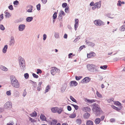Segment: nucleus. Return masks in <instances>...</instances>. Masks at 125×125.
Wrapping results in <instances>:
<instances>
[{
    "instance_id": "nucleus-25",
    "label": "nucleus",
    "mask_w": 125,
    "mask_h": 125,
    "mask_svg": "<svg viewBox=\"0 0 125 125\" xmlns=\"http://www.w3.org/2000/svg\"><path fill=\"white\" fill-rule=\"evenodd\" d=\"M86 125H93V122L90 120H88L86 123Z\"/></svg>"
},
{
    "instance_id": "nucleus-51",
    "label": "nucleus",
    "mask_w": 125,
    "mask_h": 125,
    "mask_svg": "<svg viewBox=\"0 0 125 125\" xmlns=\"http://www.w3.org/2000/svg\"><path fill=\"white\" fill-rule=\"evenodd\" d=\"M37 74L39 73H42V71L41 70L39 69H37Z\"/></svg>"
},
{
    "instance_id": "nucleus-24",
    "label": "nucleus",
    "mask_w": 125,
    "mask_h": 125,
    "mask_svg": "<svg viewBox=\"0 0 125 125\" xmlns=\"http://www.w3.org/2000/svg\"><path fill=\"white\" fill-rule=\"evenodd\" d=\"M51 74L53 75H54L56 72V70L55 68L52 69L51 71Z\"/></svg>"
},
{
    "instance_id": "nucleus-33",
    "label": "nucleus",
    "mask_w": 125,
    "mask_h": 125,
    "mask_svg": "<svg viewBox=\"0 0 125 125\" xmlns=\"http://www.w3.org/2000/svg\"><path fill=\"white\" fill-rule=\"evenodd\" d=\"M10 79L11 81L14 80H16V78L14 75L11 76L10 77Z\"/></svg>"
},
{
    "instance_id": "nucleus-39",
    "label": "nucleus",
    "mask_w": 125,
    "mask_h": 125,
    "mask_svg": "<svg viewBox=\"0 0 125 125\" xmlns=\"http://www.w3.org/2000/svg\"><path fill=\"white\" fill-rule=\"evenodd\" d=\"M57 12H55L53 15L52 17L53 19L55 20L57 16Z\"/></svg>"
},
{
    "instance_id": "nucleus-47",
    "label": "nucleus",
    "mask_w": 125,
    "mask_h": 125,
    "mask_svg": "<svg viewBox=\"0 0 125 125\" xmlns=\"http://www.w3.org/2000/svg\"><path fill=\"white\" fill-rule=\"evenodd\" d=\"M69 7H67L65 8V12L66 13H68L69 12Z\"/></svg>"
},
{
    "instance_id": "nucleus-35",
    "label": "nucleus",
    "mask_w": 125,
    "mask_h": 125,
    "mask_svg": "<svg viewBox=\"0 0 125 125\" xmlns=\"http://www.w3.org/2000/svg\"><path fill=\"white\" fill-rule=\"evenodd\" d=\"M54 36L56 38L58 39L59 38V34L58 33H55L54 35Z\"/></svg>"
},
{
    "instance_id": "nucleus-15",
    "label": "nucleus",
    "mask_w": 125,
    "mask_h": 125,
    "mask_svg": "<svg viewBox=\"0 0 125 125\" xmlns=\"http://www.w3.org/2000/svg\"><path fill=\"white\" fill-rule=\"evenodd\" d=\"M101 1H99V2H97L95 3V6H96L97 8H99L101 6Z\"/></svg>"
},
{
    "instance_id": "nucleus-61",
    "label": "nucleus",
    "mask_w": 125,
    "mask_h": 125,
    "mask_svg": "<svg viewBox=\"0 0 125 125\" xmlns=\"http://www.w3.org/2000/svg\"><path fill=\"white\" fill-rule=\"evenodd\" d=\"M80 36H79L78 37L76 38L75 40H74V41L75 42H76L78 41L79 39H80Z\"/></svg>"
},
{
    "instance_id": "nucleus-40",
    "label": "nucleus",
    "mask_w": 125,
    "mask_h": 125,
    "mask_svg": "<svg viewBox=\"0 0 125 125\" xmlns=\"http://www.w3.org/2000/svg\"><path fill=\"white\" fill-rule=\"evenodd\" d=\"M56 107L52 108L51 109L52 112L54 113H56Z\"/></svg>"
},
{
    "instance_id": "nucleus-11",
    "label": "nucleus",
    "mask_w": 125,
    "mask_h": 125,
    "mask_svg": "<svg viewBox=\"0 0 125 125\" xmlns=\"http://www.w3.org/2000/svg\"><path fill=\"white\" fill-rule=\"evenodd\" d=\"M25 26L24 24H21L18 27L19 30L20 31H23L25 28Z\"/></svg>"
},
{
    "instance_id": "nucleus-49",
    "label": "nucleus",
    "mask_w": 125,
    "mask_h": 125,
    "mask_svg": "<svg viewBox=\"0 0 125 125\" xmlns=\"http://www.w3.org/2000/svg\"><path fill=\"white\" fill-rule=\"evenodd\" d=\"M50 89L49 85H48L46 87V90H45V93L48 92L49 91V89Z\"/></svg>"
},
{
    "instance_id": "nucleus-46",
    "label": "nucleus",
    "mask_w": 125,
    "mask_h": 125,
    "mask_svg": "<svg viewBox=\"0 0 125 125\" xmlns=\"http://www.w3.org/2000/svg\"><path fill=\"white\" fill-rule=\"evenodd\" d=\"M14 94L15 96H17L19 94V93L17 91H15L14 92Z\"/></svg>"
},
{
    "instance_id": "nucleus-60",
    "label": "nucleus",
    "mask_w": 125,
    "mask_h": 125,
    "mask_svg": "<svg viewBox=\"0 0 125 125\" xmlns=\"http://www.w3.org/2000/svg\"><path fill=\"white\" fill-rule=\"evenodd\" d=\"M67 109L68 111H70L72 110V108L71 106L69 105H68L67 106Z\"/></svg>"
},
{
    "instance_id": "nucleus-28",
    "label": "nucleus",
    "mask_w": 125,
    "mask_h": 125,
    "mask_svg": "<svg viewBox=\"0 0 125 125\" xmlns=\"http://www.w3.org/2000/svg\"><path fill=\"white\" fill-rule=\"evenodd\" d=\"M37 114L35 111H34V112L32 113L31 114H30V115L32 117H36L37 116Z\"/></svg>"
},
{
    "instance_id": "nucleus-12",
    "label": "nucleus",
    "mask_w": 125,
    "mask_h": 125,
    "mask_svg": "<svg viewBox=\"0 0 125 125\" xmlns=\"http://www.w3.org/2000/svg\"><path fill=\"white\" fill-rule=\"evenodd\" d=\"M90 116V114L89 113L86 112L83 115V118L85 119H88Z\"/></svg>"
},
{
    "instance_id": "nucleus-41",
    "label": "nucleus",
    "mask_w": 125,
    "mask_h": 125,
    "mask_svg": "<svg viewBox=\"0 0 125 125\" xmlns=\"http://www.w3.org/2000/svg\"><path fill=\"white\" fill-rule=\"evenodd\" d=\"M96 94L97 96L98 97L101 98L102 97V95L98 91H97Z\"/></svg>"
},
{
    "instance_id": "nucleus-29",
    "label": "nucleus",
    "mask_w": 125,
    "mask_h": 125,
    "mask_svg": "<svg viewBox=\"0 0 125 125\" xmlns=\"http://www.w3.org/2000/svg\"><path fill=\"white\" fill-rule=\"evenodd\" d=\"M120 30L121 31H124L125 30V25H124L121 26L120 28Z\"/></svg>"
},
{
    "instance_id": "nucleus-2",
    "label": "nucleus",
    "mask_w": 125,
    "mask_h": 125,
    "mask_svg": "<svg viewBox=\"0 0 125 125\" xmlns=\"http://www.w3.org/2000/svg\"><path fill=\"white\" fill-rule=\"evenodd\" d=\"M19 60L21 69L23 71L25 69V64L24 59L21 57L20 56L19 58Z\"/></svg>"
},
{
    "instance_id": "nucleus-45",
    "label": "nucleus",
    "mask_w": 125,
    "mask_h": 125,
    "mask_svg": "<svg viewBox=\"0 0 125 125\" xmlns=\"http://www.w3.org/2000/svg\"><path fill=\"white\" fill-rule=\"evenodd\" d=\"M85 101L87 102V103H92V99H87V98H85Z\"/></svg>"
},
{
    "instance_id": "nucleus-8",
    "label": "nucleus",
    "mask_w": 125,
    "mask_h": 125,
    "mask_svg": "<svg viewBox=\"0 0 125 125\" xmlns=\"http://www.w3.org/2000/svg\"><path fill=\"white\" fill-rule=\"evenodd\" d=\"M85 42L89 46H90L92 47L94 46L95 45V43L91 42L87 40H86Z\"/></svg>"
},
{
    "instance_id": "nucleus-57",
    "label": "nucleus",
    "mask_w": 125,
    "mask_h": 125,
    "mask_svg": "<svg viewBox=\"0 0 125 125\" xmlns=\"http://www.w3.org/2000/svg\"><path fill=\"white\" fill-rule=\"evenodd\" d=\"M117 5L118 6H121V1L119 0L118 2V3Z\"/></svg>"
},
{
    "instance_id": "nucleus-13",
    "label": "nucleus",
    "mask_w": 125,
    "mask_h": 125,
    "mask_svg": "<svg viewBox=\"0 0 125 125\" xmlns=\"http://www.w3.org/2000/svg\"><path fill=\"white\" fill-rule=\"evenodd\" d=\"M11 40L10 41V45H11L14 44L15 42L14 38L13 36H11L10 37Z\"/></svg>"
},
{
    "instance_id": "nucleus-55",
    "label": "nucleus",
    "mask_w": 125,
    "mask_h": 125,
    "mask_svg": "<svg viewBox=\"0 0 125 125\" xmlns=\"http://www.w3.org/2000/svg\"><path fill=\"white\" fill-rule=\"evenodd\" d=\"M3 14H2L0 15V21L3 19Z\"/></svg>"
},
{
    "instance_id": "nucleus-17",
    "label": "nucleus",
    "mask_w": 125,
    "mask_h": 125,
    "mask_svg": "<svg viewBox=\"0 0 125 125\" xmlns=\"http://www.w3.org/2000/svg\"><path fill=\"white\" fill-rule=\"evenodd\" d=\"M40 119L42 121H47L46 118L43 115H41L40 116Z\"/></svg>"
},
{
    "instance_id": "nucleus-22",
    "label": "nucleus",
    "mask_w": 125,
    "mask_h": 125,
    "mask_svg": "<svg viewBox=\"0 0 125 125\" xmlns=\"http://www.w3.org/2000/svg\"><path fill=\"white\" fill-rule=\"evenodd\" d=\"M33 19L32 17H28L26 18V21L28 22H30Z\"/></svg>"
},
{
    "instance_id": "nucleus-23",
    "label": "nucleus",
    "mask_w": 125,
    "mask_h": 125,
    "mask_svg": "<svg viewBox=\"0 0 125 125\" xmlns=\"http://www.w3.org/2000/svg\"><path fill=\"white\" fill-rule=\"evenodd\" d=\"M101 120L100 118H97L95 119L94 122L96 124H99Z\"/></svg>"
},
{
    "instance_id": "nucleus-37",
    "label": "nucleus",
    "mask_w": 125,
    "mask_h": 125,
    "mask_svg": "<svg viewBox=\"0 0 125 125\" xmlns=\"http://www.w3.org/2000/svg\"><path fill=\"white\" fill-rule=\"evenodd\" d=\"M76 116V115L74 113L71 114V115L69 116V117L71 118H74Z\"/></svg>"
},
{
    "instance_id": "nucleus-50",
    "label": "nucleus",
    "mask_w": 125,
    "mask_h": 125,
    "mask_svg": "<svg viewBox=\"0 0 125 125\" xmlns=\"http://www.w3.org/2000/svg\"><path fill=\"white\" fill-rule=\"evenodd\" d=\"M32 76L33 77L35 78H38V76L34 73H32Z\"/></svg>"
},
{
    "instance_id": "nucleus-58",
    "label": "nucleus",
    "mask_w": 125,
    "mask_h": 125,
    "mask_svg": "<svg viewBox=\"0 0 125 125\" xmlns=\"http://www.w3.org/2000/svg\"><path fill=\"white\" fill-rule=\"evenodd\" d=\"M19 3L18 1L16 0L14 1L13 2V4L14 5H17L19 4Z\"/></svg>"
},
{
    "instance_id": "nucleus-52",
    "label": "nucleus",
    "mask_w": 125,
    "mask_h": 125,
    "mask_svg": "<svg viewBox=\"0 0 125 125\" xmlns=\"http://www.w3.org/2000/svg\"><path fill=\"white\" fill-rule=\"evenodd\" d=\"M67 4L66 3H63L62 5V6L63 8H66L67 6Z\"/></svg>"
},
{
    "instance_id": "nucleus-44",
    "label": "nucleus",
    "mask_w": 125,
    "mask_h": 125,
    "mask_svg": "<svg viewBox=\"0 0 125 125\" xmlns=\"http://www.w3.org/2000/svg\"><path fill=\"white\" fill-rule=\"evenodd\" d=\"M0 29L2 31H4L5 30V28L3 25L0 24Z\"/></svg>"
},
{
    "instance_id": "nucleus-48",
    "label": "nucleus",
    "mask_w": 125,
    "mask_h": 125,
    "mask_svg": "<svg viewBox=\"0 0 125 125\" xmlns=\"http://www.w3.org/2000/svg\"><path fill=\"white\" fill-rule=\"evenodd\" d=\"M24 76L25 79H27L29 77V74L28 73H25L24 74Z\"/></svg>"
},
{
    "instance_id": "nucleus-43",
    "label": "nucleus",
    "mask_w": 125,
    "mask_h": 125,
    "mask_svg": "<svg viewBox=\"0 0 125 125\" xmlns=\"http://www.w3.org/2000/svg\"><path fill=\"white\" fill-rule=\"evenodd\" d=\"M76 121L78 123L79 125L81 124L82 123V120L78 118L76 120Z\"/></svg>"
},
{
    "instance_id": "nucleus-5",
    "label": "nucleus",
    "mask_w": 125,
    "mask_h": 125,
    "mask_svg": "<svg viewBox=\"0 0 125 125\" xmlns=\"http://www.w3.org/2000/svg\"><path fill=\"white\" fill-rule=\"evenodd\" d=\"M12 104L9 102L6 103L5 105V106L6 108L10 109L12 108Z\"/></svg>"
},
{
    "instance_id": "nucleus-32",
    "label": "nucleus",
    "mask_w": 125,
    "mask_h": 125,
    "mask_svg": "<svg viewBox=\"0 0 125 125\" xmlns=\"http://www.w3.org/2000/svg\"><path fill=\"white\" fill-rule=\"evenodd\" d=\"M4 13L6 14L5 16L7 17H9L10 16V13L9 12H8L5 11Z\"/></svg>"
},
{
    "instance_id": "nucleus-36",
    "label": "nucleus",
    "mask_w": 125,
    "mask_h": 125,
    "mask_svg": "<svg viewBox=\"0 0 125 125\" xmlns=\"http://www.w3.org/2000/svg\"><path fill=\"white\" fill-rule=\"evenodd\" d=\"M71 105L73 106L76 110H77L78 109V105L72 104H71Z\"/></svg>"
},
{
    "instance_id": "nucleus-10",
    "label": "nucleus",
    "mask_w": 125,
    "mask_h": 125,
    "mask_svg": "<svg viewBox=\"0 0 125 125\" xmlns=\"http://www.w3.org/2000/svg\"><path fill=\"white\" fill-rule=\"evenodd\" d=\"M96 56L95 53L93 52H91L89 54H87V57L88 58H90L92 57L93 56L94 57Z\"/></svg>"
},
{
    "instance_id": "nucleus-27",
    "label": "nucleus",
    "mask_w": 125,
    "mask_h": 125,
    "mask_svg": "<svg viewBox=\"0 0 125 125\" xmlns=\"http://www.w3.org/2000/svg\"><path fill=\"white\" fill-rule=\"evenodd\" d=\"M65 15V13L64 12V11L62 10H61L59 13V16H61V17H62V15H63V16H64Z\"/></svg>"
},
{
    "instance_id": "nucleus-56",
    "label": "nucleus",
    "mask_w": 125,
    "mask_h": 125,
    "mask_svg": "<svg viewBox=\"0 0 125 125\" xmlns=\"http://www.w3.org/2000/svg\"><path fill=\"white\" fill-rule=\"evenodd\" d=\"M8 8L9 9L11 10H13V8L12 5H10L9 6Z\"/></svg>"
},
{
    "instance_id": "nucleus-26",
    "label": "nucleus",
    "mask_w": 125,
    "mask_h": 125,
    "mask_svg": "<svg viewBox=\"0 0 125 125\" xmlns=\"http://www.w3.org/2000/svg\"><path fill=\"white\" fill-rule=\"evenodd\" d=\"M85 78V83H87L89 82L91 80V78L88 77H86Z\"/></svg>"
},
{
    "instance_id": "nucleus-21",
    "label": "nucleus",
    "mask_w": 125,
    "mask_h": 125,
    "mask_svg": "<svg viewBox=\"0 0 125 125\" xmlns=\"http://www.w3.org/2000/svg\"><path fill=\"white\" fill-rule=\"evenodd\" d=\"M112 107L113 109L116 110L117 111H118L121 110V109L122 108L121 107H119L118 108L117 107L114 105H113L112 106Z\"/></svg>"
},
{
    "instance_id": "nucleus-42",
    "label": "nucleus",
    "mask_w": 125,
    "mask_h": 125,
    "mask_svg": "<svg viewBox=\"0 0 125 125\" xmlns=\"http://www.w3.org/2000/svg\"><path fill=\"white\" fill-rule=\"evenodd\" d=\"M36 7L37 9L38 10H40L41 9V4L40 3L38 4L36 6Z\"/></svg>"
},
{
    "instance_id": "nucleus-16",
    "label": "nucleus",
    "mask_w": 125,
    "mask_h": 125,
    "mask_svg": "<svg viewBox=\"0 0 125 125\" xmlns=\"http://www.w3.org/2000/svg\"><path fill=\"white\" fill-rule=\"evenodd\" d=\"M66 88V86L65 84H63L61 88V91L62 92H63Z\"/></svg>"
},
{
    "instance_id": "nucleus-18",
    "label": "nucleus",
    "mask_w": 125,
    "mask_h": 125,
    "mask_svg": "<svg viewBox=\"0 0 125 125\" xmlns=\"http://www.w3.org/2000/svg\"><path fill=\"white\" fill-rule=\"evenodd\" d=\"M115 104L116 105L119 107H121L122 108L123 106H122L121 104L119 101H116L115 102Z\"/></svg>"
},
{
    "instance_id": "nucleus-34",
    "label": "nucleus",
    "mask_w": 125,
    "mask_h": 125,
    "mask_svg": "<svg viewBox=\"0 0 125 125\" xmlns=\"http://www.w3.org/2000/svg\"><path fill=\"white\" fill-rule=\"evenodd\" d=\"M70 98L72 101L76 103H77L76 100L72 96H70Z\"/></svg>"
},
{
    "instance_id": "nucleus-30",
    "label": "nucleus",
    "mask_w": 125,
    "mask_h": 125,
    "mask_svg": "<svg viewBox=\"0 0 125 125\" xmlns=\"http://www.w3.org/2000/svg\"><path fill=\"white\" fill-rule=\"evenodd\" d=\"M57 122V121L54 119L52 121V122H51V125H55Z\"/></svg>"
},
{
    "instance_id": "nucleus-7",
    "label": "nucleus",
    "mask_w": 125,
    "mask_h": 125,
    "mask_svg": "<svg viewBox=\"0 0 125 125\" xmlns=\"http://www.w3.org/2000/svg\"><path fill=\"white\" fill-rule=\"evenodd\" d=\"M27 11L29 12H32V8L33 6L31 5H28L26 7Z\"/></svg>"
},
{
    "instance_id": "nucleus-6",
    "label": "nucleus",
    "mask_w": 125,
    "mask_h": 125,
    "mask_svg": "<svg viewBox=\"0 0 125 125\" xmlns=\"http://www.w3.org/2000/svg\"><path fill=\"white\" fill-rule=\"evenodd\" d=\"M12 86L16 88H18L20 87V84L18 80H16L15 82H14L11 84Z\"/></svg>"
},
{
    "instance_id": "nucleus-64",
    "label": "nucleus",
    "mask_w": 125,
    "mask_h": 125,
    "mask_svg": "<svg viewBox=\"0 0 125 125\" xmlns=\"http://www.w3.org/2000/svg\"><path fill=\"white\" fill-rule=\"evenodd\" d=\"M115 121V120L113 118H111L110 119V121L112 123L114 122Z\"/></svg>"
},
{
    "instance_id": "nucleus-62",
    "label": "nucleus",
    "mask_w": 125,
    "mask_h": 125,
    "mask_svg": "<svg viewBox=\"0 0 125 125\" xmlns=\"http://www.w3.org/2000/svg\"><path fill=\"white\" fill-rule=\"evenodd\" d=\"M6 94L8 96L10 95L11 94L10 90L7 91L6 92Z\"/></svg>"
},
{
    "instance_id": "nucleus-19",
    "label": "nucleus",
    "mask_w": 125,
    "mask_h": 125,
    "mask_svg": "<svg viewBox=\"0 0 125 125\" xmlns=\"http://www.w3.org/2000/svg\"><path fill=\"white\" fill-rule=\"evenodd\" d=\"M8 46L7 45H5L3 49L2 52L4 53H5L8 49Z\"/></svg>"
},
{
    "instance_id": "nucleus-54",
    "label": "nucleus",
    "mask_w": 125,
    "mask_h": 125,
    "mask_svg": "<svg viewBox=\"0 0 125 125\" xmlns=\"http://www.w3.org/2000/svg\"><path fill=\"white\" fill-rule=\"evenodd\" d=\"M82 76H76L75 77V79L77 80H79L81 78H82Z\"/></svg>"
},
{
    "instance_id": "nucleus-3",
    "label": "nucleus",
    "mask_w": 125,
    "mask_h": 125,
    "mask_svg": "<svg viewBox=\"0 0 125 125\" xmlns=\"http://www.w3.org/2000/svg\"><path fill=\"white\" fill-rule=\"evenodd\" d=\"M87 67L88 70L90 72L93 73H96L99 71L98 70L97 67H94L93 64H88Z\"/></svg>"
},
{
    "instance_id": "nucleus-59",
    "label": "nucleus",
    "mask_w": 125,
    "mask_h": 125,
    "mask_svg": "<svg viewBox=\"0 0 125 125\" xmlns=\"http://www.w3.org/2000/svg\"><path fill=\"white\" fill-rule=\"evenodd\" d=\"M73 55V53H70L69 54L68 57L69 58H72V55Z\"/></svg>"
},
{
    "instance_id": "nucleus-1",
    "label": "nucleus",
    "mask_w": 125,
    "mask_h": 125,
    "mask_svg": "<svg viewBox=\"0 0 125 125\" xmlns=\"http://www.w3.org/2000/svg\"><path fill=\"white\" fill-rule=\"evenodd\" d=\"M91 106L93 107L92 110L96 116H99L103 114V112L97 104L94 103Z\"/></svg>"
},
{
    "instance_id": "nucleus-38",
    "label": "nucleus",
    "mask_w": 125,
    "mask_h": 125,
    "mask_svg": "<svg viewBox=\"0 0 125 125\" xmlns=\"http://www.w3.org/2000/svg\"><path fill=\"white\" fill-rule=\"evenodd\" d=\"M107 65H104L103 66H101L100 67V68L101 69L105 70L107 69Z\"/></svg>"
},
{
    "instance_id": "nucleus-4",
    "label": "nucleus",
    "mask_w": 125,
    "mask_h": 125,
    "mask_svg": "<svg viewBox=\"0 0 125 125\" xmlns=\"http://www.w3.org/2000/svg\"><path fill=\"white\" fill-rule=\"evenodd\" d=\"M95 24L96 26H101L104 25V23L100 20H95L94 21Z\"/></svg>"
},
{
    "instance_id": "nucleus-63",
    "label": "nucleus",
    "mask_w": 125,
    "mask_h": 125,
    "mask_svg": "<svg viewBox=\"0 0 125 125\" xmlns=\"http://www.w3.org/2000/svg\"><path fill=\"white\" fill-rule=\"evenodd\" d=\"M47 38V35L46 34H44L43 35V39L44 40H45Z\"/></svg>"
},
{
    "instance_id": "nucleus-20",
    "label": "nucleus",
    "mask_w": 125,
    "mask_h": 125,
    "mask_svg": "<svg viewBox=\"0 0 125 125\" xmlns=\"http://www.w3.org/2000/svg\"><path fill=\"white\" fill-rule=\"evenodd\" d=\"M83 110L84 111V112H89L91 111V109L90 108L86 107L83 108Z\"/></svg>"
},
{
    "instance_id": "nucleus-9",
    "label": "nucleus",
    "mask_w": 125,
    "mask_h": 125,
    "mask_svg": "<svg viewBox=\"0 0 125 125\" xmlns=\"http://www.w3.org/2000/svg\"><path fill=\"white\" fill-rule=\"evenodd\" d=\"M70 86H77L78 83L75 81H71L70 83Z\"/></svg>"
},
{
    "instance_id": "nucleus-53",
    "label": "nucleus",
    "mask_w": 125,
    "mask_h": 125,
    "mask_svg": "<svg viewBox=\"0 0 125 125\" xmlns=\"http://www.w3.org/2000/svg\"><path fill=\"white\" fill-rule=\"evenodd\" d=\"M78 26V24L75 23L74 24V28L75 30H77V27Z\"/></svg>"
},
{
    "instance_id": "nucleus-14",
    "label": "nucleus",
    "mask_w": 125,
    "mask_h": 125,
    "mask_svg": "<svg viewBox=\"0 0 125 125\" xmlns=\"http://www.w3.org/2000/svg\"><path fill=\"white\" fill-rule=\"evenodd\" d=\"M56 112H57L59 114H60L63 110V108L61 107L59 108L57 107H56Z\"/></svg>"
},
{
    "instance_id": "nucleus-31",
    "label": "nucleus",
    "mask_w": 125,
    "mask_h": 125,
    "mask_svg": "<svg viewBox=\"0 0 125 125\" xmlns=\"http://www.w3.org/2000/svg\"><path fill=\"white\" fill-rule=\"evenodd\" d=\"M0 68L3 71H7L8 70V69L3 66H1Z\"/></svg>"
}]
</instances>
